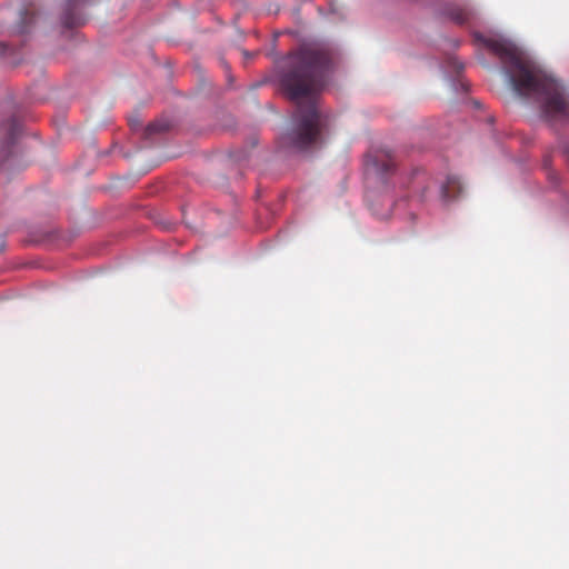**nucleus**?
Listing matches in <instances>:
<instances>
[{
  "instance_id": "obj_6",
  "label": "nucleus",
  "mask_w": 569,
  "mask_h": 569,
  "mask_svg": "<svg viewBox=\"0 0 569 569\" xmlns=\"http://www.w3.org/2000/svg\"><path fill=\"white\" fill-rule=\"evenodd\" d=\"M461 182L457 177H448L446 183L441 188L445 199H453L461 192Z\"/></svg>"
},
{
  "instance_id": "obj_9",
  "label": "nucleus",
  "mask_w": 569,
  "mask_h": 569,
  "mask_svg": "<svg viewBox=\"0 0 569 569\" xmlns=\"http://www.w3.org/2000/svg\"><path fill=\"white\" fill-rule=\"evenodd\" d=\"M169 129V123L166 121H154L147 126L144 129L146 138H150L154 133L163 132Z\"/></svg>"
},
{
  "instance_id": "obj_2",
  "label": "nucleus",
  "mask_w": 569,
  "mask_h": 569,
  "mask_svg": "<svg viewBox=\"0 0 569 569\" xmlns=\"http://www.w3.org/2000/svg\"><path fill=\"white\" fill-rule=\"evenodd\" d=\"M485 44L501 60L513 90L521 97L535 99L546 121L555 124L569 120V92L563 84L512 42L487 39Z\"/></svg>"
},
{
  "instance_id": "obj_5",
  "label": "nucleus",
  "mask_w": 569,
  "mask_h": 569,
  "mask_svg": "<svg viewBox=\"0 0 569 569\" xmlns=\"http://www.w3.org/2000/svg\"><path fill=\"white\" fill-rule=\"evenodd\" d=\"M36 19V8L33 4H29L20 13V21L17 24L14 32L18 34H26L30 31L31 26Z\"/></svg>"
},
{
  "instance_id": "obj_10",
  "label": "nucleus",
  "mask_w": 569,
  "mask_h": 569,
  "mask_svg": "<svg viewBox=\"0 0 569 569\" xmlns=\"http://www.w3.org/2000/svg\"><path fill=\"white\" fill-rule=\"evenodd\" d=\"M13 46L11 43H7V42H1L0 43V56H9L11 53H13Z\"/></svg>"
},
{
  "instance_id": "obj_8",
  "label": "nucleus",
  "mask_w": 569,
  "mask_h": 569,
  "mask_svg": "<svg viewBox=\"0 0 569 569\" xmlns=\"http://www.w3.org/2000/svg\"><path fill=\"white\" fill-rule=\"evenodd\" d=\"M62 24L66 27V28H74V27H79L83 23V18L80 16V14H76L72 10V8H68L62 18Z\"/></svg>"
},
{
  "instance_id": "obj_11",
  "label": "nucleus",
  "mask_w": 569,
  "mask_h": 569,
  "mask_svg": "<svg viewBox=\"0 0 569 569\" xmlns=\"http://www.w3.org/2000/svg\"><path fill=\"white\" fill-rule=\"evenodd\" d=\"M548 177H549V179H550V181L552 183H555V184L557 183L558 176H557V173L555 171L549 170L548 171Z\"/></svg>"
},
{
  "instance_id": "obj_3",
  "label": "nucleus",
  "mask_w": 569,
  "mask_h": 569,
  "mask_svg": "<svg viewBox=\"0 0 569 569\" xmlns=\"http://www.w3.org/2000/svg\"><path fill=\"white\" fill-rule=\"evenodd\" d=\"M366 166L368 174L381 182H385L396 168L393 156L386 150L368 154Z\"/></svg>"
},
{
  "instance_id": "obj_1",
  "label": "nucleus",
  "mask_w": 569,
  "mask_h": 569,
  "mask_svg": "<svg viewBox=\"0 0 569 569\" xmlns=\"http://www.w3.org/2000/svg\"><path fill=\"white\" fill-rule=\"evenodd\" d=\"M330 62L331 56L326 48L311 44L292 52L280 64V86L297 104L295 128L287 139L298 150H306L320 140L322 122L317 96L325 84Z\"/></svg>"
},
{
  "instance_id": "obj_13",
  "label": "nucleus",
  "mask_w": 569,
  "mask_h": 569,
  "mask_svg": "<svg viewBox=\"0 0 569 569\" xmlns=\"http://www.w3.org/2000/svg\"><path fill=\"white\" fill-rule=\"evenodd\" d=\"M565 152H566V154L568 156V159H569V142L565 147Z\"/></svg>"
},
{
  "instance_id": "obj_4",
  "label": "nucleus",
  "mask_w": 569,
  "mask_h": 569,
  "mask_svg": "<svg viewBox=\"0 0 569 569\" xmlns=\"http://www.w3.org/2000/svg\"><path fill=\"white\" fill-rule=\"evenodd\" d=\"M4 131V141L0 150V164L9 158L10 147L14 143L21 132V126L16 118H10L2 127Z\"/></svg>"
},
{
  "instance_id": "obj_12",
  "label": "nucleus",
  "mask_w": 569,
  "mask_h": 569,
  "mask_svg": "<svg viewBox=\"0 0 569 569\" xmlns=\"http://www.w3.org/2000/svg\"><path fill=\"white\" fill-rule=\"evenodd\" d=\"M130 126L132 129H136L139 126V122L136 120H130Z\"/></svg>"
},
{
  "instance_id": "obj_7",
  "label": "nucleus",
  "mask_w": 569,
  "mask_h": 569,
  "mask_svg": "<svg viewBox=\"0 0 569 569\" xmlns=\"http://www.w3.org/2000/svg\"><path fill=\"white\" fill-rule=\"evenodd\" d=\"M448 16L458 24H463L472 18V11L467 7L456 6L448 10Z\"/></svg>"
}]
</instances>
